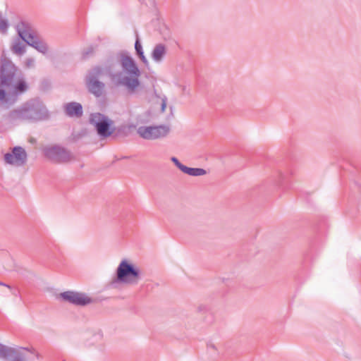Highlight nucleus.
I'll use <instances>...</instances> for the list:
<instances>
[{
	"mask_svg": "<svg viewBox=\"0 0 361 361\" xmlns=\"http://www.w3.org/2000/svg\"><path fill=\"white\" fill-rule=\"evenodd\" d=\"M29 85L21 71L6 58L2 56L0 64V101L13 104L26 92Z\"/></svg>",
	"mask_w": 361,
	"mask_h": 361,
	"instance_id": "f257e3e1",
	"label": "nucleus"
},
{
	"mask_svg": "<svg viewBox=\"0 0 361 361\" xmlns=\"http://www.w3.org/2000/svg\"><path fill=\"white\" fill-rule=\"evenodd\" d=\"M49 118V112L44 104L38 99H32L18 109L11 111L6 119L12 124L20 121H39Z\"/></svg>",
	"mask_w": 361,
	"mask_h": 361,
	"instance_id": "f03ea898",
	"label": "nucleus"
},
{
	"mask_svg": "<svg viewBox=\"0 0 361 361\" xmlns=\"http://www.w3.org/2000/svg\"><path fill=\"white\" fill-rule=\"evenodd\" d=\"M142 279V272L139 267L127 259H123L118 264L114 277L106 286L111 289L120 290L123 287L137 286Z\"/></svg>",
	"mask_w": 361,
	"mask_h": 361,
	"instance_id": "7ed1b4c3",
	"label": "nucleus"
},
{
	"mask_svg": "<svg viewBox=\"0 0 361 361\" xmlns=\"http://www.w3.org/2000/svg\"><path fill=\"white\" fill-rule=\"evenodd\" d=\"M121 63L123 71L128 75L119 72L112 75L111 80L115 85L124 86L129 92H134L140 85V71L135 61L126 53L121 54Z\"/></svg>",
	"mask_w": 361,
	"mask_h": 361,
	"instance_id": "20e7f679",
	"label": "nucleus"
},
{
	"mask_svg": "<svg viewBox=\"0 0 361 361\" xmlns=\"http://www.w3.org/2000/svg\"><path fill=\"white\" fill-rule=\"evenodd\" d=\"M30 356L39 357L32 347L6 345L0 343V359L4 361H28Z\"/></svg>",
	"mask_w": 361,
	"mask_h": 361,
	"instance_id": "39448f33",
	"label": "nucleus"
},
{
	"mask_svg": "<svg viewBox=\"0 0 361 361\" xmlns=\"http://www.w3.org/2000/svg\"><path fill=\"white\" fill-rule=\"evenodd\" d=\"M19 37L29 46L35 48L37 51L46 54L49 51L48 45L40 39L33 32L30 25L24 21H20L16 26Z\"/></svg>",
	"mask_w": 361,
	"mask_h": 361,
	"instance_id": "423d86ee",
	"label": "nucleus"
},
{
	"mask_svg": "<svg viewBox=\"0 0 361 361\" xmlns=\"http://www.w3.org/2000/svg\"><path fill=\"white\" fill-rule=\"evenodd\" d=\"M104 69L99 66H94L90 69L85 78L86 87L88 92L95 97H100L105 89V84L99 80Z\"/></svg>",
	"mask_w": 361,
	"mask_h": 361,
	"instance_id": "0eeeda50",
	"label": "nucleus"
},
{
	"mask_svg": "<svg viewBox=\"0 0 361 361\" xmlns=\"http://www.w3.org/2000/svg\"><path fill=\"white\" fill-rule=\"evenodd\" d=\"M89 123L95 128L97 134L102 137L111 136L116 130L114 121L99 112L90 114Z\"/></svg>",
	"mask_w": 361,
	"mask_h": 361,
	"instance_id": "6e6552de",
	"label": "nucleus"
},
{
	"mask_svg": "<svg viewBox=\"0 0 361 361\" xmlns=\"http://www.w3.org/2000/svg\"><path fill=\"white\" fill-rule=\"evenodd\" d=\"M43 152L44 156L53 163H66L71 159L70 152L59 145L44 147Z\"/></svg>",
	"mask_w": 361,
	"mask_h": 361,
	"instance_id": "1a4fd4ad",
	"label": "nucleus"
},
{
	"mask_svg": "<svg viewBox=\"0 0 361 361\" xmlns=\"http://www.w3.org/2000/svg\"><path fill=\"white\" fill-rule=\"evenodd\" d=\"M170 128L167 126H140L137 129L138 134L144 139L154 140L165 137L169 133Z\"/></svg>",
	"mask_w": 361,
	"mask_h": 361,
	"instance_id": "9d476101",
	"label": "nucleus"
},
{
	"mask_svg": "<svg viewBox=\"0 0 361 361\" xmlns=\"http://www.w3.org/2000/svg\"><path fill=\"white\" fill-rule=\"evenodd\" d=\"M59 300L63 302H68L71 304L84 306L92 303L99 302L104 299L102 298H93L89 295H59Z\"/></svg>",
	"mask_w": 361,
	"mask_h": 361,
	"instance_id": "9b49d317",
	"label": "nucleus"
},
{
	"mask_svg": "<svg viewBox=\"0 0 361 361\" xmlns=\"http://www.w3.org/2000/svg\"><path fill=\"white\" fill-rule=\"evenodd\" d=\"M27 154L20 146H16L11 152L5 154L4 160L8 164H15L18 166H24L27 162Z\"/></svg>",
	"mask_w": 361,
	"mask_h": 361,
	"instance_id": "f8f14e48",
	"label": "nucleus"
},
{
	"mask_svg": "<svg viewBox=\"0 0 361 361\" xmlns=\"http://www.w3.org/2000/svg\"><path fill=\"white\" fill-rule=\"evenodd\" d=\"M65 113L69 117L80 118L83 114L82 106L80 103L71 102L65 105Z\"/></svg>",
	"mask_w": 361,
	"mask_h": 361,
	"instance_id": "ddd939ff",
	"label": "nucleus"
},
{
	"mask_svg": "<svg viewBox=\"0 0 361 361\" xmlns=\"http://www.w3.org/2000/svg\"><path fill=\"white\" fill-rule=\"evenodd\" d=\"M166 54V46L161 43L157 44L152 51V58L155 62H161Z\"/></svg>",
	"mask_w": 361,
	"mask_h": 361,
	"instance_id": "4468645a",
	"label": "nucleus"
},
{
	"mask_svg": "<svg viewBox=\"0 0 361 361\" xmlns=\"http://www.w3.org/2000/svg\"><path fill=\"white\" fill-rule=\"evenodd\" d=\"M0 291L11 293H21L23 288L17 283H6L0 281Z\"/></svg>",
	"mask_w": 361,
	"mask_h": 361,
	"instance_id": "2eb2a0df",
	"label": "nucleus"
},
{
	"mask_svg": "<svg viewBox=\"0 0 361 361\" xmlns=\"http://www.w3.org/2000/svg\"><path fill=\"white\" fill-rule=\"evenodd\" d=\"M37 291L43 292L44 293H58V290L54 288L53 287L50 286L47 283H42V285L36 290ZM59 293H80L77 291H73V290H61L59 292Z\"/></svg>",
	"mask_w": 361,
	"mask_h": 361,
	"instance_id": "dca6fc26",
	"label": "nucleus"
},
{
	"mask_svg": "<svg viewBox=\"0 0 361 361\" xmlns=\"http://www.w3.org/2000/svg\"><path fill=\"white\" fill-rule=\"evenodd\" d=\"M182 172L191 176H201L207 173L206 170L202 168H190L187 166L183 167Z\"/></svg>",
	"mask_w": 361,
	"mask_h": 361,
	"instance_id": "f3484780",
	"label": "nucleus"
},
{
	"mask_svg": "<svg viewBox=\"0 0 361 361\" xmlns=\"http://www.w3.org/2000/svg\"><path fill=\"white\" fill-rule=\"evenodd\" d=\"M135 49L136 51V54L140 58V59L142 61V62L144 64L147 65L148 61L144 54L142 46L140 40L137 36V38H136V40L135 42Z\"/></svg>",
	"mask_w": 361,
	"mask_h": 361,
	"instance_id": "a211bd4d",
	"label": "nucleus"
},
{
	"mask_svg": "<svg viewBox=\"0 0 361 361\" xmlns=\"http://www.w3.org/2000/svg\"><path fill=\"white\" fill-rule=\"evenodd\" d=\"M13 50L16 54L22 55L25 53V47L20 42H16L13 45Z\"/></svg>",
	"mask_w": 361,
	"mask_h": 361,
	"instance_id": "6ab92c4d",
	"label": "nucleus"
},
{
	"mask_svg": "<svg viewBox=\"0 0 361 361\" xmlns=\"http://www.w3.org/2000/svg\"><path fill=\"white\" fill-rule=\"evenodd\" d=\"M95 46L90 45L87 49L82 52V57L83 59H87L90 56L92 55L95 50Z\"/></svg>",
	"mask_w": 361,
	"mask_h": 361,
	"instance_id": "aec40b11",
	"label": "nucleus"
},
{
	"mask_svg": "<svg viewBox=\"0 0 361 361\" xmlns=\"http://www.w3.org/2000/svg\"><path fill=\"white\" fill-rule=\"evenodd\" d=\"M8 28V23L5 19H0V30L2 33H6Z\"/></svg>",
	"mask_w": 361,
	"mask_h": 361,
	"instance_id": "412c9836",
	"label": "nucleus"
},
{
	"mask_svg": "<svg viewBox=\"0 0 361 361\" xmlns=\"http://www.w3.org/2000/svg\"><path fill=\"white\" fill-rule=\"evenodd\" d=\"M171 160L175 164V166L182 171L183 167H184L185 165L180 163L179 160L175 157H171Z\"/></svg>",
	"mask_w": 361,
	"mask_h": 361,
	"instance_id": "4be33fe9",
	"label": "nucleus"
},
{
	"mask_svg": "<svg viewBox=\"0 0 361 361\" xmlns=\"http://www.w3.org/2000/svg\"><path fill=\"white\" fill-rule=\"evenodd\" d=\"M94 337V341L96 342H98L101 341L103 338V333L101 330L98 329L93 335Z\"/></svg>",
	"mask_w": 361,
	"mask_h": 361,
	"instance_id": "5701e85b",
	"label": "nucleus"
},
{
	"mask_svg": "<svg viewBox=\"0 0 361 361\" xmlns=\"http://www.w3.org/2000/svg\"><path fill=\"white\" fill-rule=\"evenodd\" d=\"M166 102H167V99L166 97H164V98H162L161 99V112H164L165 110H166Z\"/></svg>",
	"mask_w": 361,
	"mask_h": 361,
	"instance_id": "b1692460",
	"label": "nucleus"
},
{
	"mask_svg": "<svg viewBox=\"0 0 361 361\" xmlns=\"http://www.w3.org/2000/svg\"><path fill=\"white\" fill-rule=\"evenodd\" d=\"M35 60L32 58H29L26 59L25 63L27 67H31L34 65Z\"/></svg>",
	"mask_w": 361,
	"mask_h": 361,
	"instance_id": "393cba45",
	"label": "nucleus"
}]
</instances>
